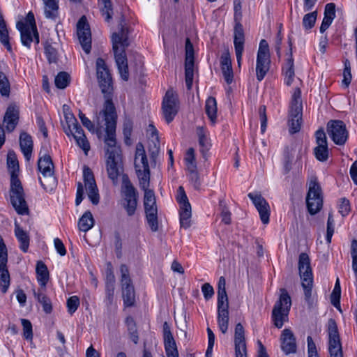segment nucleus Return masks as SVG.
Wrapping results in <instances>:
<instances>
[{
    "instance_id": "35",
    "label": "nucleus",
    "mask_w": 357,
    "mask_h": 357,
    "mask_svg": "<svg viewBox=\"0 0 357 357\" xmlns=\"http://www.w3.org/2000/svg\"><path fill=\"white\" fill-rule=\"evenodd\" d=\"M196 133L198 137L200 151L203 156L205 157L206 152L209 150L211 146L210 140L208 138V132L204 128L199 126L196 129Z\"/></svg>"
},
{
    "instance_id": "60",
    "label": "nucleus",
    "mask_w": 357,
    "mask_h": 357,
    "mask_svg": "<svg viewBox=\"0 0 357 357\" xmlns=\"http://www.w3.org/2000/svg\"><path fill=\"white\" fill-rule=\"evenodd\" d=\"M115 287H105V298L104 302L107 307L112 306L114 300Z\"/></svg>"
},
{
    "instance_id": "30",
    "label": "nucleus",
    "mask_w": 357,
    "mask_h": 357,
    "mask_svg": "<svg viewBox=\"0 0 357 357\" xmlns=\"http://www.w3.org/2000/svg\"><path fill=\"white\" fill-rule=\"evenodd\" d=\"M287 59L282 66V73L284 75V83L289 86L294 81L295 77L294 62L292 56L291 47L289 53L287 54Z\"/></svg>"
},
{
    "instance_id": "39",
    "label": "nucleus",
    "mask_w": 357,
    "mask_h": 357,
    "mask_svg": "<svg viewBox=\"0 0 357 357\" xmlns=\"http://www.w3.org/2000/svg\"><path fill=\"white\" fill-rule=\"evenodd\" d=\"M149 186H147L146 188H142L144 191V205L145 213L150 212L151 209L155 211H158L154 192L153 190H149Z\"/></svg>"
},
{
    "instance_id": "29",
    "label": "nucleus",
    "mask_w": 357,
    "mask_h": 357,
    "mask_svg": "<svg viewBox=\"0 0 357 357\" xmlns=\"http://www.w3.org/2000/svg\"><path fill=\"white\" fill-rule=\"evenodd\" d=\"M220 66L223 77L227 84H230L233 82L234 74L231 67V61L228 51L222 53L220 57Z\"/></svg>"
},
{
    "instance_id": "52",
    "label": "nucleus",
    "mask_w": 357,
    "mask_h": 357,
    "mask_svg": "<svg viewBox=\"0 0 357 357\" xmlns=\"http://www.w3.org/2000/svg\"><path fill=\"white\" fill-rule=\"evenodd\" d=\"M150 211L146 213V220L151 231L155 232L158 229V211H155L153 209Z\"/></svg>"
},
{
    "instance_id": "54",
    "label": "nucleus",
    "mask_w": 357,
    "mask_h": 357,
    "mask_svg": "<svg viewBox=\"0 0 357 357\" xmlns=\"http://www.w3.org/2000/svg\"><path fill=\"white\" fill-rule=\"evenodd\" d=\"M317 12L313 11L305 14L303 18V26L305 30L311 29L316 22Z\"/></svg>"
},
{
    "instance_id": "22",
    "label": "nucleus",
    "mask_w": 357,
    "mask_h": 357,
    "mask_svg": "<svg viewBox=\"0 0 357 357\" xmlns=\"http://www.w3.org/2000/svg\"><path fill=\"white\" fill-rule=\"evenodd\" d=\"M317 146L314 149V154L317 160L325 162L328 158L327 138L323 129L315 132Z\"/></svg>"
},
{
    "instance_id": "26",
    "label": "nucleus",
    "mask_w": 357,
    "mask_h": 357,
    "mask_svg": "<svg viewBox=\"0 0 357 357\" xmlns=\"http://www.w3.org/2000/svg\"><path fill=\"white\" fill-rule=\"evenodd\" d=\"M328 350L335 351L341 350L342 344L337 329L336 321L333 319H330L328 321Z\"/></svg>"
},
{
    "instance_id": "46",
    "label": "nucleus",
    "mask_w": 357,
    "mask_h": 357,
    "mask_svg": "<svg viewBox=\"0 0 357 357\" xmlns=\"http://www.w3.org/2000/svg\"><path fill=\"white\" fill-rule=\"evenodd\" d=\"M226 281L223 276L219 278L218 283V303H227L228 297L226 292Z\"/></svg>"
},
{
    "instance_id": "16",
    "label": "nucleus",
    "mask_w": 357,
    "mask_h": 357,
    "mask_svg": "<svg viewBox=\"0 0 357 357\" xmlns=\"http://www.w3.org/2000/svg\"><path fill=\"white\" fill-rule=\"evenodd\" d=\"M328 134L337 145H344L348 138V132L342 121L331 120L327 124Z\"/></svg>"
},
{
    "instance_id": "33",
    "label": "nucleus",
    "mask_w": 357,
    "mask_h": 357,
    "mask_svg": "<svg viewBox=\"0 0 357 357\" xmlns=\"http://www.w3.org/2000/svg\"><path fill=\"white\" fill-rule=\"evenodd\" d=\"M19 119L18 112L14 107H8L4 115L3 121L8 132H12L16 127Z\"/></svg>"
},
{
    "instance_id": "10",
    "label": "nucleus",
    "mask_w": 357,
    "mask_h": 357,
    "mask_svg": "<svg viewBox=\"0 0 357 357\" xmlns=\"http://www.w3.org/2000/svg\"><path fill=\"white\" fill-rule=\"evenodd\" d=\"M301 91L296 88L291 96L290 106V119L289 121V132L295 134L300 131L302 121V102L301 100Z\"/></svg>"
},
{
    "instance_id": "4",
    "label": "nucleus",
    "mask_w": 357,
    "mask_h": 357,
    "mask_svg": "<svg viewBox=\"0 0 357 357\" xmlns=\"http://www.w3.org/2000/svg\"><path fill=\"white\" fill-rule=\"evenodd\" d=\"M244 0H234V20L235 22L234 29V45L238 66H241L242 56L244 51L245 35L241 21L242 20V3Z\"/></svg>"
},
{
    "instance_id": "28",
    "label": "nucleus",
    "mask_w": 357,
    "mask_h": 357,
    "mask_svg": "<svg viewBox=\"0 0 357 357\" xmlns=\"http://www.w3.org/2000/svg\"><path fill=\"white\" fill-rule=\"evenodd\" d=\"M218 324L220 331L225 334L229 326V303H218Z\"/></svg>"
},
{
    "instance_id": "9",
    "label": "nucleus",
    "mask_w": 357,
    "mask_h": 357,
    "mask_svg": "<svg viewBox=\"0 0 357 357\" xmlns=\"http://www.w3.org/2000/svg\"><path fill=\"white\" fill-rule=\"evenodd\" d=\"M10 201L17 214L24 215L29 213V207L21 181L15 178L10 181L9 190Z\"/></svg>"
},
{
    "instance_id": "58",
    "label": "nucleus",
    "mask_w": 357,
    "mask_h": 357,
    "mask_svg": "<svg viewBox=\"0 0 357 357\" xmlns=\"http://www.w3.org/2000/svg\"><path fill=\"white\" fill-rule=\"evenodd\" d=\"M133 128V122L130 119H126L123 126V133L125 137V141L128 143V141L130 139Z\"/></svg>"
},
{
    "instance_id": "45",
    "label": "nucleus",
    "mask_w": 357,
    "mask_h": 357,
    "mask_svg": "<svg viewBox=\"0 0 357 357\" xmlns=\"http://www.w3.org/2000/svg\"><path fill=\"white\" fill-rule=\"evenodd\" d=\"M37 301L42 305L43 310L46 314H50L52 311V305L50 299L43 293L34 292Z\"/></svg>"
},
{
    "instance_id": "32",
    "label": "nucleus",
    "mask_w": 357,
    "mask_h": 357,
    "mask_svg": "<svg viewBox=\"0 0 357 357\" xmlns=\"http://www.w3.org/2000/svg\"><path fill=\"white\" fill-rule=\"evenodd\" d=\"M20 146L26 160L29 161L31 158L33 144L31 137L26 132L20 134Z\"/></svg>"
},
{
    "instance_id": "44",
    "label": "nucleus",
    "mask_w": 357,
    "mask_h": 357,
    "mask_svg": "<svg viewBox=\"0 0 357 357\" xmlns=\"http://www.w3.org/2000/svg\"><path fill=\"white\" fill-rule=\"evenodd\" d=\"M126 324L130 335V340L135 343L137 344L139 336L137 329L135 321L132 317H128L126 319Z\"/></svg>"
},
{
    "instance_id": "27",
    "label": "nucleus",
    "mask_w": 357,
    "mask_h": 357,
    "mask_svg": "<svg viewBox=\"0 0 357 357\" xmlns=\"http://www.w3.org/2000/svg\"><path fill=\"white\" fill-rule=\"evenodd\" d=\"M280 340L281 349L286 355L296 352V337L290 329L285 328L282 331Z\"/></svg>"
},
{
    "instance_id": "49",
    "label": "nucleus",
    "mask_w": 357,
    "mask_h": 357,
    "mask_svg": "<svg viewBox=\"0 0 357 357\" xmlns=\"http://www.w3.org/2000/svg\"><path fill=\"white\" fill-rule=\"evenodd\" d=\"M70 75L66 72H60L55 77V86L60 89H63L68 86L70 83Z\"/></svg>"
},
{
    "instance_id": "21",
    "label": "nucleus",
    "mask_w": 357,
    "mask_h": 357,
    "mask_svg": "<svg viewBox=\"0 0 357 357\" xmlns=\"http://www.w3.org/2000/svg\"><path fill=\"white\" fill-rule=\"evenodd\" d=\"M248 196L259 212L262 223L268 224L270 218V206L267 201L259 193L250 192Z\"/></svg>"
},
{
    "instance_id": "24",
    "label": "nucleus",
    "mask_w": 357,
    "mask_h": 357,
    "mask_svg": "<svg viewBox=\"0 0 357 357\" xmlns=\"http://www.w3.org/2000/svg\"><path fill=\"white\" fill-rule=\"evenodd\" d=\"M234 346L236 357H248L245 330L241 323H238L235 327Z\"/></svg>"
},
{
    "instance_id": "6",
    "label": "nucleus",
    "mask_w": 357,
    "mask_h": 357,
    "mask_svg": "<svg viewBox=\"0 0 357 357\" xmlns=\"http://www.w3.org/2000/svg\"><path fill=\"white\" fill-rule=\"evenodd\" d=\"M298 271L302 280L301 285L304 291L305 299L308 302L312 296L313 285V275L310 266V259L308 255L302 252L298 258Z\"/></svg>"
},
{
    "instance_id": "55",
    "label": "nucleus",
    "mask_w": 357,
    "mask_h": 357,
    "mask_svg": "<svg viewBox=\"0 0 357 357\" xmlns=\"http://www.w3.org/2000/svg\"><path fill=\"white\" fill-rule=\"evenodd\" d=\"M23 327V336L26 340H31L33 338V329L31 321L26 319H21Z\"/></svg>"
},
{
    "instance_id": "7",
    "label": "nucleus",
    "mask_w": 357,
    "mask_h": 357,
    "mask_svg": "<svg viewBox=\"0 0 357 357\" xmlns=\"http://www.w3.org/2000/svg\"><path fill=\"white\" fill-rule=\"evenodd\" d=\"M291 305V298L285 289H281L278 301L274 305L272 310V320L278 328H281L287 319Z\"/></svg>"
},
{
    "instance_id": "2",
    "label": "nucleus",
    "mask_w": 357,
    "mask_h": 357,
    "mask_svg": "<svg viewBox=\"0 0 357 357\" xmlns=\"http://www.w3.org/2000/svg\"><path fill=\"white\" fill-rule=\"evenodd\" d=\"M126 19L121 15L118 24L119 32L112 35V49L116 64L121 79L128 81L129 72L126 49L129 46L128 31L126 28Z\"/></svg>"
},
{
    "instance_id": "13",
    "label": "nucleus",
    "mask_w": 357,
    "mask_h": 357,
    "mask_svg": "<svg viewBox=\"0 0 357 357\" xmlns=\"http://www.w3.org/2000/svg\"><path fill=\"white\" fill-rule=\"evenodd\" d=\"M270 57L268 44L266 40L262 39L259 43L256 63V77L259 82L264 79L270 69Z\"/></svg>"
},
{
    "instance_id": "48",
    "label": "nucleus",
    "mask_w": 357,
    "mask_h": 357,
    "mask_svg": "<svg viewBox=\"0 0 357 357\" xmlns=\"http://www.w3.org/2000/svg\"><path fill=\"white\" fill-rule=\"evenodd\" d=\"M99 3L102 6L101 7V13L103 16H105V20L106 22H109V20L112 18L113 15V8L111 0H98Z\"/></svg>"
},
{
    "instance_id": "3",
    "label": "nucleus",
    "mask_w": 357,
    "mask_h": 357,
    "mask_svg": "<svg viewBox=\"0 0 357 357\" xmlns=\"http://www.w3.org/2000/svg\"><path fill=\"white\" fill-rule=\"evenodd\" d=\"M116 124L105 125L106 136L105 143L107 146V171L108 176L113 181L118 179L122 169L121 162V149L116 146Z\"/></svg>"
},
{
    "instance_id": "34",
    "label": "nucleus",
    "mask_w": 357,
    "mask_h": 357,
    "mask_svg": "<svg viewBox=\"0 0 357 357\" xmlns=\"http://www.w3.org/2000/svg\"><path fill=\"white\" fill-rule=\"evenodd\" d=\"M46 18L56 20L59 15V0H42Z\"/></svg>"
},
{
    "instance_id": "37",
    "label": "nucleus",
    "mask_w": 357,
    "mask_h": 357,
    "mask_svg": "<svg viewBox=\"0 0 357 357\" xmlns=\"http://www.w3.org/2000/svg\"><path fill=\"white\" fill-rule=\"evenodd\" d=\"M15 235L20 242V248L24 252H26L29 246V234L22 229L20 225L15 222Z\"/></svg>"
},
{
    "instance_id": "17",
    "label": "nucleus",
    "mask_w": 357,
    "mask_h": 357,
    "mask_svg": "<svg viewBox=\"0 0 357 357\" xmlns=\"http://www.w3.org/2000/svg\"><path fill=\"white\" fill-rule=\"evenodd\" d=\"M68 126L69 131L73 135L77 146L84 151L85 154H87L90 150V144L83 129L75 116H72L70 121H68Z\"/></svg>"
},
{
    "instance_id": "43",
    "label": "nucleus",
    "mask_w": 357,
    "mask_h": 357,
    "mask_svg": "<svg viewBox=\"0 0 357 357\" xmlns=\"http://www.w3.org/2000/svg\"><path fill=\"white\" fill-rule=\"evenodd\" d=\"M10 274L7 264L0 265V289L3 294L6 293L10 286Z\"/></svg>"
},
{
    "instance_id": "11",
    "label": "nucleus",
    "mask_w": 357,
    "mask_h": 357,
    "mask_svg": "<svg viewBox=\"0 0 357 357\" xmlns=\"http://www.w3.org/2000/svg\"><path fill=\"white\" fill-rule=\"evenodd\" d=\"M120 272L123 305L125 307H133L135 305V291L130 277L128 267L126 264H121Z\"/></svg>"
},
{
    "instance_id": "50",
    "label": "nucleus",
    "mask_w": 357,
    "mask_h": 357,
    "mask_svg": "<svg viewBox=\"0 0 357 357\" xmlns=\"http://www.w3.org/2000/svg\"><path fill=\"white\" fill-rule=\"evenodd\" d=\"M105 282V287H115L116 279L113 266L110 261L106 264Z\"/></svg>"
},
{
    "instance_id": "5",
    "label": "nucleus",
    "mask_w": 357,
    "mask_h": 357,
    "mask_svg": "<svg viewBox=\"0 0 357 357\" xmlns=\"http://www.w3.org/2000/svg\"><path fill=\"white\" fill-rule=\"evenodd\" d=\"M135 167L141 188H146L150 183V169L142 143L136 145Z\"/></svg>"
},
{
    "instance_id": "36",
    "label": "nucleus",
    "mask_w": 357,
    "mask_h": 357,
    "mask_svg": "<svg viewBox=\"0 0 357 357\" xmlns=\"http://www.w3.org/2000/svg\"><path fill=\"white\" fill-rule=\"evenodd\" d=\"M7 166L10 173V181H12L13 178L20 180L18 178L19 162L16 154L13 151H9L8 153Z\"/></svg>"
},
{
    "instance_id": "42",
    "label": "nucleus",
    "mask_w": 357,
    "mask_h": 357,
    "mask_svg": "<svg viewBox=\"0 0 357 357\" xmlns=\"http://www.w3.org/2000/svg\"><path fill=\"white\" fill-rule=\"evenodd\" d=\"M191 206L190 204H188L185 207L180 208V225L181 227L185 229L190 227V218H191Z\"/></svg>"
},
{
    "instance_id": "59",
    "label": "nucleus",
    "mask_w": 357,
    "mask_h": 357,
    "mask_svg": "<svg viewBox=\"0 0 357 357\" xmlns=\"http://www.w3.org/2000/svg\"><path fill=\"white\" fill-rule=\"evenodd\" d=\"M67 308L69 314H73L79 306V298L77 296H73L67 300Z\"/></svg>"
},
{
    "instance_id": "25",
    "label": "nucleus",
    "mask_w": 357,
    "mask_h": 357,
    "mask_svg": "<svg viewBox=\"0 0 357 357\" xmlns=\"http://www.w3.org/2000/svg\"><path fill=\"white\" fill-rule=\"evenodd\" d=\"M164 346L167 357H178L176 344L167 322L163 324Z\"/></svg>"
},
{
    "instance_id": "12",
    "label": "nucleus",
    "mask_w": 357,
    "mask_h": 357,
    "mask_svg": "<svg viewBox=\"0 0 357 357\" xmlns=\"http://www.w3.org/2000/svg\"><path fill=\"white\" fill-rule=\"evenodd\" d=\"M306 206L311 215H315L322 208L323 196L321 188L317 178L312 179L309 183L308 192L306 196Z\"/></svg>"
},
{
    "instance_id": "61",
    "label": "nucleus",
    "mask_w": 357,
    "mask_h": 357,
    "mask_svg": "<svg viewBox=\"0 0 357 357\" xmlns=\"http://www.w3.org/2000/svg\"><path fill=\"white\" fill-rule=\"evenodd\" d=\"M334 234V220L333 215L329 214L328 220H327V229H326V240L327 243H331V238Z\"/></svg>"
},
{
    "instance_id": "19",
    "label": "nucleus",
    "mask_w": 357,
    "mask_h": 357,
    "mask_svg": "<svg viewBox=\"0 0 357 357\" xmlns=\"http://www.w3.org/2000/svg\"><path fill=\"white\" fill-rule=\"evenodd\" d=\"M194 77V47L189 38L185 41V79L187 89H191Z\"/></svg>"
},
{
    "instance_id": "62",
    "label": "nucleus",
    "mask_w": 357,
    "mask_h": 357,
    "mask_svg": "<svg viewBox=\"0 0 357 357\" xmlns=\"http://www.w3.org/2000/svg\"><path fill=\"white\" fill-rule=\"evenodd\" d=\"M8 262V252L2 237L0 236V265H6Z\"/></svg>"
},
{
    "instance_id": "51",
    "label": "nucleus",
    "mask_w": 357,
    "mask_h": 357,
    "mask_svg": "<svg viewBox=\"0 0 357 357\" xmlns=\"http://www.w3.org/2000/svg\"><path fill=\"white\" fill-rule=\"evenodd\" d=\"M10 92V84L7 76L0 71V93L2 96L8 97Z\"/></svg>"
},
{
    "instance_id": "56",
    "label": "nucleus",
    "mask_w": 357,
    "mask_h": 357,
    "mask_svg": "<svg viewBox=\"0 0 357 357\" xmlns=\"http://www.w3.org/2000/svg\"><path fill=\"white\" fill-rule=\"evenodd\" d=\"M45 54L50 63H55L57 61V51L52 45L45 44Z\"/></svg>"
},
{
    "instance_id": "23",
    "label": "nucleus",
    "mask_w": 357,
    "mask_h": 357,
    "mask_svg": "<svg viewBox=\"0 0 357 357\" xmlns=\"http://www.w3.org/2000/svg\"><path fill=\"white\" fill-rule=\"evenodd\" d=\"M296 153V159L298 160L302 158L305 151L303 149V144L300 141H294L284 149V156L285 160L284 167L287 172L291 169L292 160Z\"/></svg>"
},
{
    "instance_id": "63",
    "label": "nucleus",
    "mask_w": 357,
    "mask_h": 357,
    "mask_svg": "<svg viewBox=\"0 0 357 357\" xmlns=\"http://www.w3.org/2000/svg\"><path fill=\"white\" fill-rule=\"evenodd\" d=\"M176 200L180 204V208L185 207V205L190 204L183 186L178 187Z\"/></svg>"
},
{
    "instance_id": "38",
    "label": "nucleus",
    "mask_w": 357,
    "mask_h": 357,
    "mask_svg": "<svg viewBox=\"0 0 357 357\" xmlns=\"http://www.w3.org/2000/svg\"><path fill=\"white\" fill-rule=\"evenodd\" d=\"M36 273L39 284L45 287L49 280L50 274L47 266L42 261H37Z\"/></svg>"
},
{
    "instance_id": "53",
    "label": "nucleus",
    "mask_w": 357,
    "mask_h": 357,
    "mask_svg": "<svg viewBox=\"0 0 357 357\" xmlns=\"http://www.w3.org/2000/svg\"><path fill=\"white\" fill-rule=\"evenodd\" d=\"M0 41L8 52L12 51L8 30L6 25L0 26Z\"/></svg>"
},
{
    "instance_id": "57",
    "label": "nucleus",
    "mask_w": 357,
    "mask_h": 357,
    "mask_svg": "<svg viewBox=\"0 0 357 357\" xmlns=\"http://www.w3.org/2000/svg\"><path fill=\"white\" fill-rule=\"evenodd\" d=\"M185 165L187 169L197 168L195 162V150L193 148H189L186 152L185 158Z\"/></svg>"
},
{
    "instance_id": "64",
    "label": "nucleus",
    "mask_w": 357,
    "mask_h": 357,
    "mask_svg": "<svg viewBox=\"0 0 357 357\" xmlns=\"http://www.w3.org/2000/svg\"><path fill=\"white\" fill-rule=\"evenodd\" d=\"M351 211L350 202L346 198H342L339 206V212L342 216H346Z\"/></svg>"
},
{
    "instance_id": "14",
    "label": "nucleus",
    "mask_w": 357,
    "mask_h": 357,
    "mask_svg": "<svg viewBox=\"0 0 357 357\" xmlns=\"http://www.w3.org/2000/svg\"><path fill=\"white\" fill-rule=\"evenodd\" d=\"M178 108L179 101L177 94L172 89L167 90L162 103L163 116L167 123L174 120Z\"/></svg>"
},
{
    "instance_id": "40",
    "label": "nucleus",
    "mask_w": 357,
    "mask_h": 357,
    "mask_svg": "<svg viewBox=\"0 0 357 357\" xmlns=\"http://www.w3.org/2000/svg\"><path fill=\"white\" fill-rule=\"evenodd\" d=\"M93 225L94 219L92 213L89 211H86L78 221L79 229L84 232L89 231Z\"/></svg>"
},
{
    "instance_id": "15",
    "label": "nucleus",
    "mask_w": 357,
    "mask_h": 357,
    "mask_svg": "<svg viewBox=\"0 0 357 357\" xmlns=\"http://www.w3.org/2000/svg\"><path fill=\"white\" fill-rule=\"evenodd\" d=\"M122 193L123 206L128 215L132 216L135 214L137 205V192L128 179L123 180Z\"/></svg>"
},
{
    "instance_id": "18",
    "label": "nucleus",
    "mask_w": 357,
    "mask_h": 357,
    "mask_svg": "<svg viewBox=\"0 0 357 357\" xmlns=\"http://www.w3.org/2000/svg\"><path fill=\"white\" fill-rule=\"evenodd\" d=\"M83 178L89 199L93 204L97 205L100 201L98 189L91 169L86 166L83 169Z\"/></svg>"
},
{
    "instance_id": "8",
    "label": "nucleus",
    "mask_w": 357,
    "mask_h": 357,
    "mask_svg": "<svg viewBox=\"0 0 357 357\" xmlns=\"http://www.w3.org/2000/svg\"><path fill=\"white\" fill-rule=\"evenodd\" d=\"M38 169L43 176V180L38 178L41 186L47 191L53 190L57 185V180L54 174V164L50 155L45 154L39 158Z\"/></svg>"
},
{
    "instance_id": "1",
    "label": "nucleus",
    "mask_w": 357,
    "mask_h": 357,
    "mask_svg": "<svg viewBox=\"0 0 357 357\" xmlns=\"http://www.w3.org/2000/svg\"><path fill=\"white\" fill-rule=\"evenodd\" d=\"M96 74L99 86L105 98L103 109L105 125L116 124L117 115L112 102V77L105 60L102 58H98L96 60Z\"/></svg>"
},
{
    "instance_id": "31",
    "label": "nucleus",
    "mask_w": 357,
    "mask_h": 357,
    "mask_svg": "<svg viewBox=\"0 0 357 357\" xmlns=\"http://www.w3.org/2000/svg\"><path fill=\"white\" fill-rule=\"evenodd\" d=\"M16 27L20 32V38L22 45L28 48H30L31 43L33 40V26L30 27L28 24L20 21L17 22Z\"/></svg>"
},
{
    "instance_id": "41",
    "label": "nucleus",
    "mask_w": 357,
    "mask_h": 357,
    "mask_svg": "<svg viewBox=\"0 0 357 357\" xmlns=\"http://www.w3.org/2000/svg\"><path fill=\"white\" fill-rule=\"evenodd\" d=\"M205 111L211 121L215 123L217 118V102L215 98L209 97L207 98Z\"/></svg>"
},
{
    "instance_id": "47",
    "label": "nucleus",
    "mask_w": 357,
    "mask_h": 357,
    "mask_svg": "<svg viewBox=\"0 0 357 357\" xmlns=\"http://www.w3.org/2000/svg\"><path fill=\"white\" fill-rule=\"evenodd\" d=\"M188 174L187 176L190 184L193 186L195 190H199L202 185V181L199 177V174L197 170V168L187 169Z\"/></svg>"
},
{
    "instance_id": "20",
    "label": "nucleus",
    "mask_w": 357,
    "mask_h": 357,
    "mask_svg": "<svg viewBox=\"0 0 357 357\" xmlns=\"http://www.w3.org/2000/svg\"><path fill=\"white\" fill-rule=\"evenodd\" d=\"M77 32L83 50L89 54L91 49V34L85 16H82L77 24Z\"/></svg>"
}]
</instances>
